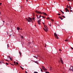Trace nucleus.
<instances>
[{"label": "nucleus", "mask_w": 73, "mask_h": 73, "mask_svg": "<svg viewBox=\"0 0 73 73\" xmlns=\"http://www.w3.org/2000/svg\"><path fill=\"white\" fill-rule=\"evenodd\" d=\"M69 70H70V71H72V72H73V67L72 66H71L70 68H69Z\"/></svg>", "instance_id": "f257e3e1"}, {"label": "nucleus", "mask_w": 73, "mask_h": 73, "mask_svg": "<svg viewBox=\"0 0 73 73\" xmlns=\"http://www.w3.org/2000/svg\"><path fill=\"white\" fill-rule=\"evenodd\" d=\"M54 36H55V37H56V38H57V39H58V37L57 36V35L56 34V33H54Z\"/></svg>", "instance_id": "f03ea898"}, {"label": "nucleus", "mask_w": 73, "mask_h": 73, "mask_svg": "<svg viewBox=\"0 0 73 73\" xmlns=\"http://www.w3.org/2000/svg\"><path fill=\"white\" fill-rule=\"evenodd\" d=\"M42 66V69H43V70H44V71H47V69H46V68H45L44 67V66Z\"/></svg>", "instance_id": "7ed1b4c3"}, {"label": "nucleus", "mask_w": 73, "mask_h": 73, "mask_svg": "<svg viewBox=\"0 0 73 73\" xmlns=\"http://www.w3.org/2000/svg\"><path fill=\"white\" fill-rule=\"evenodd\" d=\"M35 12L37 13H39V14H42V13H41V12H40L37 11V10H36L35 11Z\"/></svg>", "instance_id": "20e7f679"}, {"label": "nucleus", "mask_w": 73, "mask_h": 73, "mask_svg": "<svg viewBox=\"0 0 73 73\" xmlns=\"http://www.w3.org/2000/svg\"><path fill=\"white\" fill-rule=\"evenodd\" d=\"M41 19L37 21L38 23L39 24V25H40V22L41 21Z\"/></svg>", "instance_id": "39448f33"}, {"label": "nucleus", "mask_w": 73, "mask_h": 73, "mask_svg": "<svg viewBox=\"0 0 73 73\" xmlns=\"http://www.w3.org/2000/svg\"><path fill=\"white\" fill-rule=\"evenodd\" d=\"M65 10L66 12H69V10L67 8H65Z\"/></svg>", "instance_id": "423d86ee"}, {"label": "nucleus", "mask_w": 73, "mask_h": 73, "mask_svg": "<svg viewBox=\"0 0 73 73\" xmlns=\"http://www.w3.org/2000/svg\"><path fill=\"white\" fill-rule=\"evenodd\" d=\"M26 21H28V22H31V20H29L27 18H26Z\"/></svg>", "instance_id": "0eeeda50"}, {"label": "nucleus", "mask_w": 73, "mask_h": 73, "mask_svg": "<svg viewBox=\"0 0 73 73\" xmlns=\"http://www.w3.org/2000/svg\"><path fill=\"white\" fill-rule=\"evenodd\" d=\"M42 13L43 14V15H47V14H46L45 13L42 12Z\"/></svg>", "instance_id": "6e6552de"}, {"label": "nucleus", "mask_w": 73, "mask_h": 73, "mask_svg": "<svg viewBox=\"0 0 73 73\" xmlns=\"http://www.w3.org/2000/svg\"><path fill=\"white\" fill-rule=\"evenodd\" d=\"M60 60L61 61L62 64H64V63H63V61H62V60H61V58H60Z\"/></svg>", "instance_id": "1a4fd4ad"}, {"label": "nucleus", "mask_w": 73, "mask_h": 73, "mask_svg": "<svg viewBox=\"0 0 73 73\" xmlns=\"http://www.w3.org/2000/svg\"><path fill=\"white\" fill-rule=\"evenodd\" d=\"M19 53L20 54V55L21 57V52L19 51Z\"/></svg>", "instance_id": "9d476101"}, {"label": "nucleus", "mask_w": 73, "mask_h": 73, "mask_svg": "<svg viewBox=\"0 0 73 73\" xmlns=\"http://www.w3.org/2000/svg\"><path fill=\"white\" fill-rule=\"evenodd\" d=\"M60 11H61V12H62V13H63V14H64V13L62 12V11L61 10H60Z\"/></svg>", "instance_id": "9b49d317"}, {"label": "nucleus", "mask_w": 73, "mask_h": 73, "mask_svg": "<svg viewBox=\"0 0 73 73\" xmlns=\"http://www.w3.org/2000/svg\"><path fill=\"white\" fill-rule=\"evenodd\" d=\"M33 20V18H31V19L30 20L31 21H32Z\"/></svg>", "instance_id": "f8f14e48"}, {"label": "nucleus", "mask_w": 73, "mask_h": 73, "mask_svg": "<svg viewBox=\"0 0 73 73\" xmlns=\"http://www.w3.org/2000/svg\"><path fill=\"white\" fill-rule=\"evenodd\" d=\"M28 19H29V20H31V18L30 17H28Z\"/></svg>", "instance_id": "ddd939ff"}, {"label": "nucleus", "mask_w": 73, "mask_h": 73, "mask_svg": "<svg viewBox=\"0 0 73 73\" xmlns=\"http://www.w3.org/2000/svg\"><path fill=\"white\" fill-rule=\"evenodd\" d=\"M17 30H19V29H20V28L18 27H17Z\"/></svg>", "instance_id": "4468645a"}, {"label": "nucleus", "mask_w": 73, "mask_h": 73, "mask_svg": "<svg viewBox=\"0 0 73 73\" xmlns=\"http://www.w3.org/2000/svg\"><path fill=\"white\" fill-rule=\"evenodd\" d=\"M42 18H44V19H45V18H46V17H44V16H42Z\"/></svg>", "instance_id": "2eb2a0df"}, {"label": "nucleus", "mask_w": 73, "mask_h": 73, "mask_svg": "<svg viewBox=\"0 0 73 73\" xmlns=\"http://www.w3.org/2000/svg\"><path fill=\"white\" fill-rule=\"evenodd\" d=\"M44 27L46 29V28H47V26H46L45 25H44Z\"/></svg>", "instance_id": "dca6fc26"}, {"label": "nucleus", "mask_w": 73, "mask_h": 73, "mask_svg": "<svg viewBox=\"0 0 73 73\" xmlns=\"http://www.w3.org/2000/svg\"><path fill=\"white\" fill-rule=\"evenodd\" d=\"M69 8H70V9H72V8H71V7H70V6H69Z\"/></svg>", "instance_id": "f3484780"}, {"label": "nucleus", "mask_w": 73, "mask_h": 73, "mask_svg": "<svg viewBox=\"0 0 73 73\" xmlns=\"http://www.w3.org/2000/svg\"><path fill=\"white\" fill-rule=\"evenodd\" d=\"M49 26H50V27H51V24H50V23H49Z\"/></svg>", "instance_id": "a211bd4d"}, {"label": "nucleus", "mask_w": 73, "mask_h": 73, "mask_svg": "<svg viewBox=\"0 0 73 73\" xmlns=\"http://www.w3.org/2000/svg\"><path fill=\"white\" fill-rule=\"evenodd\" d=\"M20 68H21V69H23V70H24V69H23V68L21 66H20Z\"/></svg>", "instance_id": "6ab92c4d"}, {"label": "nucleus", "mask_w": 73, "mask_h": 73, "mask_svg": "<svg viewBox=\"0 0 73 73\" xmlns=\"http://www.w3.org/2000/svg\"><path fill=\"white\" fill-rule=\"evenodd\" d=\"M14 65H16V62H15V61H14Z\"/></svg>", "instance_id": "aec40b11"}, {"label": "nucleus", "mask_w": 73, "mask_h": 73, "mask_svg": "<svg viewBox=\"0 0 73 73\" xmlns=\"http://www.w3.org/2000/svg\"><path fill=\"white\" fill-rule=\"evenodd\" d=\"M41 17V15H40L39 16V19H40V17Z\"/></svg>", "instance_id": "412c9836"}, {"label": "nucleus", "mask_w": 73, "mask_h": 73, "mask_svg": "<svg viewBox=\"0 0 73 73\" xmlns=\"http://www.w3.org/2000/svg\"><path fill=\"white\" fill-rule=\"evenodd\" d=\"M34 57H35V58H36V59H37V57H36V56H33Z\"/></svg>", "instance_id": "4be33fe9"}, {"label": "nucleus", "mask_w": 73, "mask_h": 73, "mask_svg": "<svg viewBox=\"0 0 73 73\" xmlns=\"http://www.w3.org/2000/svg\"><path fill=\"white\" fill-rule=\"evenodd\" d=\"M51 20L53 22L54 21V20H53V19H51Z\"/></svg>", "instance_id": "5701e85b"}, {"label": "nucleus", "mask_w": 73, "mask_h": 73, "mask_svg": "<svg viewBox=\"0 0 73 73\" xmlns=\"http://www.w3.org/2000/svg\"><path fill=\"white\" fill-rule=\"evenodd\" d=\"M7 48H9V44H7Z\"/></svg>", "instance_id": "b1692460"}, {"label": "nucleus", "mask_w": 73, "mask_h": 73, "mask_svg": "<svg viewBox=\"0 0 73 73\" xmlns=\"http://www.w3.org/2000/svg\"><path fill=\"white\" fill-rule=\"evenodd\" d=\"M46 72V73H49V72H47V71H46V72Z\"/></svg>", "instance_id": "393cba45"}, {"label": "nucleus", "mask_w": 73, "mask_h": 73, "mask_svg": "<svg viewBox=\"0 0 73 73\" xmlns=\"http://www.w3.org/2000/svg\"><path fill=\"white\" fill-rule=\"evenodd\" d=\"M21 37L22 38H24L22 36H21Z\"/></svg>", "instance_id": "a878e982"}, {"label": "nucleus", "mask_w": 73, "mask_h": 73, "mask_svg": "<svg viewBox=\"0 0 73 73\" xmlns=\"http://www.w3.org/2000/svg\"><path fill=\"white\" fill-rule=\"evenodd\" d=\"M10 59L11 61H12V58H10Z\"/></svg>", "instance_id": "bb28decb"}, {"label": "nucleus", "mask_w": 73, "mask_h": 73, "mask_svg": "<svg viewBox=\"0 0 73 73\" xmlns=\"http://www.w3.org/2000/svg\"><path fill=\"white\" fill-rule=\"evenodd\" d=\"M66 7H67V8H69V6H68V5H67L66 6Z\"/></svg>", "instance_id": "cd10ccee"}, {"label": "nucleus", "mask_w": 73, "mask_h": 73, "mask_svg": "<svg viewBox=\"0 0 73 73\" xmlns=\"http://www.w3.org/2000/svg\"><path fill=\"white\" fill-rule=\"evenodd\" d=\"M40 69H41V72H43V71H42V70L41 69V68H40Z\"/></svg>", "instance_id": "c85d7f7f"}, {"label": "nucleus", "mask_w": 73, "mask_h": 73, "mask_svg": "<svg viewBox=\"0 0 73 73\" xmlns=\"http://www.w3.org/2000/svg\"><path fill=\"white\" fill-rule=\"evenodd\" d=\"M64 41H68V40L66 39V40H65Z\"/></svg>", "instance_id": "c756f323"}, {"label": "nucleus", "mask_w": 73, "mask_h": 73, "mask_svg": "<svg viewBox=\"0 0 73 73\" xmlns=\"http://www.w3.org/2000/svg\"><path fill=\"white\" fill-rule=\"evenodd\" d=\"M62 17H64V16H63L62 15Z\"/></svg>", "instance_id": "7c9ffc66"}, {"label": "nucleus", "mask_w": 73, "mask_h": 73, "mask_svg": "<svg viewBox=\"0 0 73 73\" xmlns=\"http://www.w3.org/2000/svg\"><path fill=\"white\" fill-rule=\"evenodd\" d=\"M16 64L17 65H18V64H19V63H18V62H16Z\"/></svg>", "instance_id": "2f4dec72"}, {"label": "nucleus", "mask_w": 73, "mask_h": 73, "mask_svg": "<svg viewBox=\"0 0 73 73\" xmlns=\"http://www.w3.org/2000/svg\"><path fill=\"white\" fill-rule=\"evenodd\" d=\"M5 64H6V65H8V63L6 62V63H5Z\"/></svg>", "instance_id": "473e14b6"}, {"label": "nucleus", "mask_w": 73, "mask_h": 73, "mask_svg": "<svg viewBox=\"0 0 73 73\" xmlns=\"http://www.w3.org/2000/svg\"><path fill=\"white\" fill-rule=\"evenodd\" d=\"M57 15H58L59 16H60V14H57Z\"/></svg>", "instance_id": "72a5a7b5"}, {"label": "nucleus", "mask_w": 73, "mask_h": 73, "mask_svg": "<svg viewBox=\"0 0 73 73\" xmlns=\"http://www.w3.org/2000/svg\"><path fill=\"white\" fill-rule=\"evenodd\" d=\"M70 12H72V10H71V9H70Z\"/></svg>", "instance_id": "f704fd0d"}, {"label": "nucleus", "mask_w": 73, "mask_h": 73, "mask_svg": "<svg viewBox=\"0 0 73 73\" xmlns=\"http://www.w3.org/2000/svg\"><path fill=\"white\" fill-rule=\"evenodd\" d=\"M34 73H38V72H34Z\"/></svg>", "instance_id": "c9c22d12"}, {"label": "nucleus", "mask_w": 73, "mask_h": 73, "mask_svg": "<svg viewBox=\"0 0 73 73\" xmlns=\"http://www.w3.org/2000/svg\"><path fill=\"white\" fill-rule=\"evenodd\" d=\"M42 23H43V24L44 26V25H45V24H44V23L43 22H42Z\"/></svg>", "instance_id": "e433bc0d"}, {"label": "nucleus", "mask_w": 73, "mask_h": 73, "mask_svg": "<svg viewBox=\"0 0 73 73\" xmlns=\"http://www.w3.org/2000/svg\"><path fill=\"white\" fill-rule=\"evenodd\" d=\"M8 57L9 58H11V56H8Z\"/></svg>", "instance_id": "4c0bfd02"}, {"label": "nucleus", "mask_w": 73, "mask_h": 73, "mask_svg": "<svg viewBox=\"0 0 73 73\" xmlns=\"http://www.w3.org/2000/svg\"><path fill=\"white\" fill-rule=\"evenodd\" d=\"M43 29H44V31H46V30L45 29V28H43Z\"/></svg>", "instance_id": "58836bf2"}, {"label": "nucleus", "mask_w": 73, "mask_h": 73, "mask_svg": "<svg viewBox=\"0 0 73 73\" xmlns=\"http://www.w3.org/2000/svg\"><path fill=\"white\" fill-rule=\"evenodd\" d=\"M60 19H61V20H62L63 19L62 18V17H61V18H60Z\"/></svg>", "instance_id": "ea45409f"}, {"label": "nucleus", "mask_w": 73, "mask_h": 73, "mask_svg": "<svg viewBox=\"0 0 73 73\" xmlns=\"http://www.w3.org/2000/svg\"><path fill=\"white\" fill-rule=\"evenodd\" d=\"M71 48L72 49V50H73V47H71Z\"/></svg>", "instance_id": "a19ab883"}, {"label": "nucleus", "mask_w": 73, "mask_h": 73, "mask_svg": "<svg viewBox=\"0 0 73 73\" xmlns=\"http://www.w3.org/2000/svg\"><path fill=\"white\" fill-rule=\"evenodd\" d=\"M46 19H50V18H48Z\"/></svg>", "instance_id": "79ce46f5"}, {"label": "nucleus", "mask_w": 73, "mask_h": 73, "mask_svg": "<svg viewBox=\"0 0 73 73\" xmlns=\"http://www.w3.org/2000/svg\"><path fill=\"white\" fill-rule=\"evenodd\" d=\"M61 17L60 16H59V18L60 19V18H61Z\"/></svg>", "instance_id": "37998d69"}, {"label": "nucleus", "mask_w": 73, "mask_h": 73, "mask_svg": "<svg viewBox=\"0 0 73 73\" xmlns=\"http://www.w3.org/2000/svg\"><path fill=\"white\" fill-rule=\"evenodd\" d=\"M33 20H35V18H33Z\"/></svg>", "instance_id": "c03bdc74"}, {"label": "nucleus", "mask_w": 73, "mask_h": 73, "mask_svg": "<svg viewBox=\"0 0 73 73\" xmlns=\"http://www.w3.org/2000/svg\"><path fill=\"white\" fill-rule=\"evenodd\" d=\"M34 13H33V17H35V15H34Z\"/></svg>", "instance_id": "a18cd8bd"}, {"label": "nucleus", "mask_w": 73, "mask_h": 73, "mask_svg": "<svg viewBox=\"0 0 73 73\" xmlns=\"http://www.w3.org/2000/svg\"><path fill=\"white\" fill-rule=\"evenodd\" d=\"M46 30H47V31H48V29H47V28H46Z\"/></svg>", "instance_id": "49530a36"}, {"label": "nucleus", "mask_w": 73, "mask_h": 73, "mask_svg": "<svg viewBox=\"0 0 73 73\" xmlns=\"http://www.w3.org/2000/svg\"><path fill=\"white\" fill-rule=\"evenodd\" d=\"M9 25V24L8 23H7V25Z\"/></svg>", "instance_id": "de8ad7c7"}, {"label": "nucleus", "mask_w": 73, "mask_h": 73, "mask_svg": "<svg viewBox=\"0 0 73 73\" xmlns=\"http://www.w3.org/2000/svg\"><path fill=\"white\" fill-rule=\"evenodd\" d=\"M2 3H0V5H1L2 4Z\"/></svg>", "instance_id": "09e8293b"}, {"label": "nucleus", "mask_w": 73, "mask_h": 73, "mask_svg": "<svg viewBox=\"0 0 73 73\" xmlns=\"http://www.w3.org/2000/svg\"><path fill=\"white\" fill-rule=\"evenodd\" d=\"M45 32H48V31H47L46 30H45Z\"/></svg>", "instance_id": "8fccbe9b"}, {"label": "nucleus", "mask_w": 73, "mask_h": 73, "mask_svg": "<svg viewBox=\"0 0 73 73\" xmlns=\"http://www.w3.org/2000/svg\"><path fill=\"white\" fill-rule=\"evenodd\" d=\"M59 51H61V50L60 49H59Z\"/></svg>", "instance_id": "3c124183"}, {"label": "nucleus", "mask_w": 73, "mask_h": 73, "mask_svg": "<svg viewBox=\"0 0 73 73\" xmlns=\"http://www.w3.org/2000/svg\"><path fill=\"white\" fill-rule=\"evenodd\" d=\"M11 64V65H13V66H14V65H13L12 64Z\"/></svg>", "instance_id": "603ef678"}, {"label": "nucleus", "mask_w": 73, "mask_h": 73, "mask_svg": "<svg viewBox=\"0 0 73 73\" xmlns=\"http://www.w3.org/2000/svg\"><path fill=\"white\" fill-rule=\"evenodd\" d=\"M25 73H27V72L26 71H25Z\"/></svg>", "instance_id": "864d4df0"}, {"label": "nucleus", "mask_w": 73, "mask_h": 73, "mask_svg": "<svg viewBox=\"0 0 73 73\" xmlns=\"http://www.w3.org/2000/svg\"><path fill=\"white\" fill-rule=\"evenodd\" d=\"M31 21V22H32V23H33V21Z\"/></svg>", "instance_id": "5fc2aeb1"}, {"label": "nucleus", "mask_w": 73, "mask_h": 73, "mask_svg": "<svg viewBox=\"0 0 73 73\" xmlns=\"http://www.w3.org/2000/svg\"><path fill=\"white\" fill-rule=\"evenodd\" d=\"M37 19H38V17H37Z\"/></svg>", "instance_id": "6e6d98bb"}, {"label": "nucleus", "mask_w": 73, "mask_h": 73, "mask_svg": "<svg viewBox=\"0 0 73 73\" xmlns=\"http://www.w3.org/2000/svg\"><path fill=\"white\" fill-rule=\"evenodd\" d=\"M36 64H38V62H37Z\"/></svg>", "instance_id": "4d7b16f0"}, {"label": "nucleus", "mask_w": 73, "mask_h": 73, "mask_svg": "<svg viewBox=\"0 0 73 73\" xmlns=\"http://www.w3.org/2000/svg\"><path fill=\"white\" fill-rule=\"evenodd\" d=\"M3 23H5V21H3Z\"/></svg>", "instance_id": "13d9d810"}, {"label": "nucleus", "mask_w": 73, "mask_h": 73, "mask_svg": "<svg viewBox=\"0 0 73 73\" xmlns=\"http://www.w3.org/2000/svg\"><path fill=\"white\" fill-rule=\"evenodd\" d=\"M36 16L37 17H38V15H36Z\"/></svg>", "instance_id": "bf43d9fd"}, {"label": "nucleus", "mask_w": 73, "mask_h": 73, "mask_svg": "<svg viewBox=\"0 0 73 73\" xmlns=\"http://www.w3.org/2000/svg\"><path fill=\"white\" fill-rule=\"evenodd\" d=\"M68 1H71V0H68Z\"/></svg>", "instance_id": "052dcab7"}, {"label": "nucleus", "mask_w": 73, "mask_h": 73, "mask_svg": "<svg viewBox=\"0 0 73 73\" xmlns=\"http://www.w3.org/2000/svg\"><path fill=\"white\" fill-rule=\"evenodd\" d=\"M35 63H37V62L36 61L35 62Z\"/></svg>", "instance_id": "680f3d73"}, {"label": "nucleus", "mask_w": 73, "mask_h": 73, "mask_svg": "<svg viewBox=\"0 0 73 73\" xmlns=\"http://www.w3.org/2000/svg\"><path fill=\"white\" fill-rule=\"evenodd\" d=\"M11 35H9V36H11Z\"/></svg>", "instance_id": "e2e57ef3"}, {"label": "nucleus", "mask_w": 73, "mask_h": 73, "mask_svg": "<svg viewBox=\"0 0 73 73\" xmlns=\"http://www.w3.org/2000/svg\"><path fill=\"white\" fill-rule=\"evenodd\" d=\"M27 2L28 1V0H26Z\"/></svg>", "instance_id": "0e129e2a"}, {"label": "nucleus", "mask_w": 73, "mask_h": 73, "mask_svg": "<svg viewBox=\"0 0 73 73\" xmlns=\"http://www.w3.org/2000/svg\"><path fill=\"white\" fill-rule=\"evenodd\" d=\"M66 72H67V71L66 70L65 71Z\"/></svg>", "instance_id": "69168bd1"}, {"label": "nucleus", "mask_w": 73, "mask_h": 73, "mask_svg": "<svg viewBox=\"0 0 73 73\" xmlns=\"http://www.w3.org/2000/svg\"><path fill=\"white\" fill-rule=\"evenodd\" d=\"M7 60H6V61H8Z\"/></svg>", "instance_id": "338daca9"}, {"label": "nucleus", "mask_w": 73, "mask_h": 73, "mask_svg": "<svg viewBox=\"0 0 73 73\" xmlns=\"http://www.w3.org/2000/svg\"><path fill=\"white\" fill-rule=\"evenodd\" d=\"M50 70H52V69L50 68Z\"/></svg>", "instance_id": "774afa93"}]
</instances>
